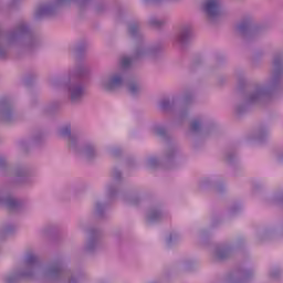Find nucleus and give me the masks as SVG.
Returning <instances> with one entry per match:
<instances>
[{
  "instance_id": "1",
  "label": "nucleus",
  "mask_w": 283,
  "mask_h": 283,
  "mask_svg": "<svg viewBox=\"0 0 283 283\" xmlns=\"http://www.w3.org/2000/svg\"><path fill=\"white\" fill-rule=\"evenodd\" d=\"M205 10L208 17H216V14L219 12L218 0H207Z\"/></svg>"
},
{
  "instance_id": "2",
  "label": "nucleus",
  "mask_w": 283,
  "mask_h": 283,
  "mask_svg": "<svg viewBox=\"0 0 283 283\" xmlns=\"http://www.w3.org/2000/svg\"><path fill=\"white\" fill-rule=\"evenodd\" d=\"M120 83H123V78L120 77V75H115L108 83L104 84V87L106 90H114V87H118Z\"/></svg>"
},
{
  "instance_id": "3",
  "label": "nucleus",
  "mask_w": 283,
  "mask_h": 283,
  "mask_svg": "<svg viewBox=\"0 0 283 283\" xmlns=\"http://www.w3.org/2000/svg\"><path fill=\"white\" fill-rule=\"evenodd\" d=\"M81 94H83L82 88H75L74 91H72V94H71L72 101H76V98H78V96H81Z\"/></svg>"
},
{
  "instance_id": "4",
  "label": "nucleus",
  "mask_w": 283,
  "mask_h": 283,
  "mask_svg": "<svg viewBox=\"0 0 283 283\" xmlns=\"http://www.w3.org/2000/svg\"><path fill=\"white\" fill-rule=\"evenodd\" d=\"M132 63V59L129 57H123L122 59V67H127Z\"/></svg>"
},
{
  "instance_id": "5",
  "label": "nucleus",
  "mask_w": 283,
  "mask_h": 283,
  "mask_svg": "<svg viewBox=\"0 0 283 283\" xmlns=\"http://www.w3.org/2000/svg\"><path fill=\"white\" fill-rule=\"evenodd\" d=\"M138 90V85H136V84H130L129 85V92L132 93V94H136V91Z\"/></svg>"
},
{
  "instance_id": "6",
  "label": "nucleus",
  "mask_w": 283,
  "mask_h": 283,
  "mask_svg": "<svg viewBox=\"0 0 283 283\" xmlns=\"http://www.w3.org/2000/svg\"><path fill=\"white\" fill-rule=\"evenodd\" d=\"M198 127H200V122H198V120L192 122L191 128L196 130V129H198Z\"/></svg>"
},
{
  "instance_id": "7",
  "label": "nucleus",
  "mask_w": 283,
  "mask_h": 283,
  "mask_svg": "<svg viewBox=\"0 0 283 283\" xmlns=\"http://www.w3.org/2000/svg\"><path fill=\"white\" fill-rule=\"evenodd\" d=\"M65 134H70V128H65Z\"/></svg>"
}]
</instances>
